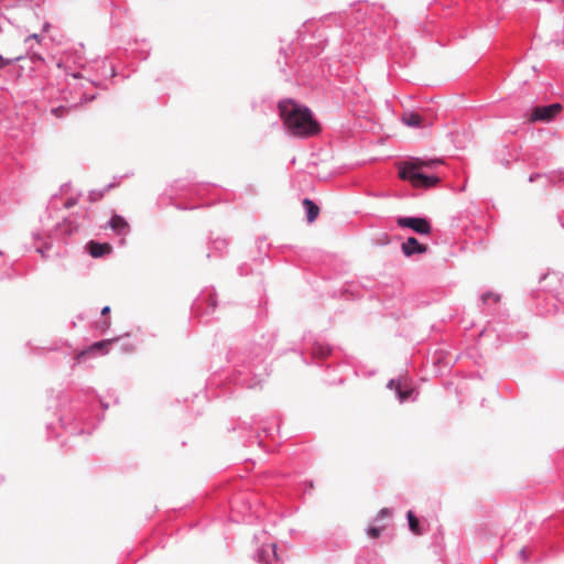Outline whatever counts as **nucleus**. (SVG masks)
Returning <instances> with one entry per match:
<instances>
[{
    "instance_id": "nucleus-1",
    "label": "nucleus",
    "mask_w": 564,
    "mask_h": 564,
    "mask_svg": "<svg viewBox=\"0 0 564 564\" xmlns=\"http://www.w3.org/2000/svg\"><path fill=\"white\" fill-rule=\"evenodd\" d=\"M279 110L285 127L292 134L307 138L321 131L319 123L313 118L307 107L286 99L279 102Z\"/></svg>"
},
{
    "instance_id": "nucleus-2",
    "label": "nucleus",
    "mask_w": 564,
    "mask_h": 564,
    "mask_svg": "<svg viewBox=\"0 0 564 564\" xmlns=\"http://www.w3.org/2000/svg\"><path fill=\"white\" fill-rule=\"evenodd\" d=\"M399 176L403 181H408L415 188H430L440 183V177L436 175H427L423 172H404L399 171Z\"/></svg>"
},
{
    "instance_id": "nucleus-3",
    "label": "nucleus",
    "mask_w": 564,
    "mask_h": 564,
    "mask_svg": "<svg viewBox=\"0 0 564 564\" xmlns=\"http://www.w3.org/2000/svg\"><path fill=\"white\" fill-rule=\"evenodd\" d=\"M563 110V106L561 104H552L547 106H536L532 109L530 117L528 118L529 122H550L556 116L561 113Z\"/></svg>"
},
{
    "instance_id": "nucleus-4",
    "label": "nucleus",
    "mask_w": 564,
    "mask_h": 564,
    "mask_svg": "<svg viewBox=\"0 0 564 564\" xmlns=\"http://www.w3.org/2000/svg\"><path fill=\"white\" fill-rule=\"evenodd\" d=\"M443 163L444 162L441 159L425 160L420 158H412L409 161L400 163L399 171L422 172L423 170H434Z\"/></svg>"
},
{
    "instance_id": "nucleus-5",
    "label": "nucleus",
    "mask_w": 564,
    "mask_h": 564,
    "mask_svg": "<svg viewBox=\"0 0 564 564\" xmlns=\"http://www.w3.org/2000/svg\"><path fill=\"white\" fill-rule=\"evenodd\" d=\"M397 224L400 227L411 228L417 234L429 235L431 232V225L425 218L420 217H399Z\"/></svg>"
},
{
    "instance_id": "nucleus-6",
    "label": "nucleus",
    "mask_w": 564,
    "mask_h": 564,
    "mask_svg": "<svg viewBox=\"0 0 564 564\" xmlns=\"http://www.w3.org/2000/svg\"><path fill=\"white\" fill-rule=\"evenodd\" d=\"M402 122L410 128H425L427 126L425 118L414 111L404 112Z\"/></svg>"
},
{
    "instance_id": "nucleus-7",
    "label": "nucleus",
    "mask_w": 564,
    "mask_h": 564,
    "mask_svg": "<svg viewBox=\"0 0 564 564\" xmlns=\"http://www.w3.org/2000/svg\"><path fill=\"white\" fill-rule=\"evenodd\" d=\"M426 250L427 247L420 243L414 237L408 238V240L402 243V251L406 257H410L414 253H424Z\"/></svg>"
},
{
    "instance_id": "nucleus-8",
    "label": "nucleus",
    "mask_w": 564,
    "mask_h": 564,
    "mask_svg": "<svg viewBox=\"0 0 564 564\" xmlns=\"http://www.w3.org/2000/svg\"><path fill=\"white\" fill-rule=\"evenodd\" d=\"M259 560L264 564H272L273 561H279V556L276 553V545L269 544L263 545L259 552Z\"/></svg>"
},
{
    "instance_id": "nucleus-9",
    "label": "nucleus",
    "mask_w": 564,
    "mask_h": 564,
    "mask_svg": "<svg viewBox=\"0 0 564 564\" xmlns=\"http://www.w3.org/2000/svg\"><path fill=\"white\" fill-rule=\"evenodd\" d=\"M87 249L93 258H100L105 254H109L112 250L109 243H99L96 241L88 242Z\"/></svg>"
},
{
    "instance_id": "nucleus-10",
    "label": "nucleus",
    "mask_w": 564,
    "mask_h": 564,
    "mask_svg": "<svg viewBox=\"0 0 564 564\" xmlns=\"http://www.w3.org/2000/svg\"><path fill=\"white\" fill-rule=\"evenodd\" d=\"M110 228L116 231L118 235H126L129 230V224L127 220L119 216L113 215L109 221Z\"/></svg>"
},
{
    "instance_id": "nucleus-11",
    "label": "nucleus",
    "mask_w": 564,
    "mask_h": 564,
    "mask_svg": "<svg viewBox=\"0 0 564 564\" xmlns=\"http://www.w3.org/2000/svg\"><path fill=\"white\" fill-rule=\"evenodd\" d=\"M25 50L22 48H15L8 53L7 56H0V66L9 65L13 63L14 61H21L25 57Z\"/></svg>"
},
{
    "instance_id": "nucleus-12",
    "label": "nucleus",
    "mask_w": 564,
    "mask_h": 564,
    "mask_svg": "<svg viewBox=\"0 0 564 564\" xmlns=\"http://www.w3.org/2000/svg\"><path fill=\"white\" fill-rule=\"evenodd\" d=\"M303 206L306 208L307 221L312 224L319 215V207L310 198L303 200Z\"/></svg>"
},
{
    "instance_id": "nucleus-13",
    "label": "nucleus",
    "mask_w": 564,
    "mask_h": 564,
    "mask_svg": "<svg viewBox=\"0 0 564 564\" xmlns=\"http://www.w3.org/2000/svg\"><path fill=\"white\" fill-rule=\"evenodd\" d=\"M112 341H113L112 339L97 341V343L93 344L87 350L78 354L77 359L82 358L87 352H93L95 350L104 349V348L108 347Z\"/></svg>"
},
{
    "instance_id": "nucleus-14",
    "label": "nucleus",
    "mask_w": 564,
    "mask_h": 564,
    "mask_svg": "<svg viewBox=\"0 0 564 564\" xmlns=\"http://www.w3.org/2000/svg\"><path fill=\"white\" fill-rule=\"evenodd\" d=\"M406 517H408V520H409V527H410V530H411L414 534H416V535L422 534V531H421V528H420L419 520H417V518L414 516V513H413L412 511H408Z\"/></svg>"
},
{
    "instance_id": "nucleus-15",
    "label": "nucleus",
    "mask_w": 564,
    "mask_h": 564,
    "mask_svg": "<svg viewBox=\"0 0 564 564\" xmlns=\"http://www.w3.org/2000/svg\"><path fill=\"white\" fill-rule=\"evenodd\" d=\"M70 107H66V106H58V107H55L51 110V113L61 119V118H64L65 116H67L69 112H70Z\"/></svg>"
},
{
    "instance_id": "nucleus-16",
    "label": "nucleus",
    "mask_w": 564,
    "mask_h": 564,
    "mask_svg": "<svg viewBox=\"0 0 564 564\" xmlns=\"http://www.w3.org/2000/svg\"><path fill=\"white\" fill-rule=\"evenodd\" d=\"M386 529V525H381V527H370L368 530H367V534L371 538V539H377L380 536L381 532Z\"/></svg>"
},
{
    "instance_id": "nucleus-17",
    "label": "nucleus",
    "mask_w": 564,
    "mask_h": 564,
    "mask_svg": "<svg viewBox=\"0 0 564 564\" xmlns=\"http://www.w3.org/2000/svg\"><path fill=\"white\" fill-rule=\"evenodd\" d=\"M104 196V192H97V191H93L89 195V200L91 203H95L97 202L98 199L102 198Z\"/></svg>"
},
{
    "instance_id": "nucleus-18",
    "label": "nucleus",
    "mask_w": 564,
    "mask_h": 564,
    "mask_svg": "<svg viewBox=\"0 0 564 564\" xmlns=\"http://www.w3.org/2000/svg\"><path fill=\"white\" fill-rule=\"evenodd\" d=\"M391 511L388 508H383L379 511L376 521L390 517Z\"/></svg>"
},
{
    "instance_id": "nucleus-19",
    "label": "nucleus",
    "mask_w": 564,
    "mask_h": 564,
    "mask_svg": "<svg viewBox=\"0 0 564 564\" xmlns=\"http://www.w3.org/2000/svg\"><path fill=\"white\" fill-rule=\"evenodd\" d=\"M397 390H398V393H399L400 401L406 400L410 397V394H411V391H409V390L408 391H402L399 387H397Z\"/></svg>"
},
{
    "instance_id": "nucleus-20",
    "label": "nucleus",
    "mask_w": 564,
    "mask_h": 564,
    "mask_svg": "<svg viewBox=\"0 0 564 564\" xmlns=\"http://www.w3.org/2000/svg\"><path fill=\"white\" fill-rule=\"evenodd\" d=\"M491 299H492L495 302H498L500 297H499V295H496V294H494V293H485V294L482 295V301H484V302H487L488 300H491Z\"/></svg>"
},
{
    "instance_id": "nucleus-21",
    "label": "nucleus",
    "mask_w": 564,
    "mask_h": 564,
    "mask_svg": "<svg viewBox=\"0 0 564 564\" xmlns=\"http://www.w3.org/2000/svg\"><path fill=\"white\" fill-rule=\"evenodd\" d=\"M97 327L101 330H107L110 327V321L106 319L97 324Z\"/></svg>"
},
{
    "instance_id": "nucleus-22",
    "label": "nucleus",
    "mask_w": 564,
    "mask_h": 564,
    "mask_svg": "<svg viewBox=\"0 0 564 564\" xmlns=\"http://www.w3.org/2000/svg\"><path fill=\"white\" fill-rule=\"evenodd\" d=\"M77 204V199L75 198H68L66 202H65V208H70L73 206H75Z\"/></svg>"
},
{
    "instance_id": "nucleus-23",
    "label": "nucleus",
    "mask_w": 564,
    "mask_h": 564,
    "mask_svg": "<svg viewBox=\"0 0 564 564\" xmlns=\"http://www.w3.org/2000/svg\"><path fill=\"white\" fill-rule=\"evenodd\" d=\"M31 40H36L39 42V35L37 34H33L29 37L25 39V43L30 42Z\"/></svg>"
},
{
    "instance_id": "nucleus-24",
    "label": "nucleus",
    "mask_w": 564,
    "mask_h": 564,
    "mask_svg": "<svg viewBox=\"0 0 564 564\" xmlns=\"http://www.w3.org/2000/svg\"><path fill=\"white\" fill-rule=\"evenodd\" d=\"M109 312H110V307H109V306H105V307L101 310V314H102V315H107V314H109Z\"/></svg>"
},
{
    "instance_id": "nucleus-25",
    "label": "nucleus",
    "mask_w": 564,
    "mask_h": 564,
    "mask_svg": "<svg viewBox=\"0 0 564 564\" xmlns=\"http://www.w3.org/2000/svg\"><path fill=\"white\" fill-rule=\"evenodd\" d=\"M70 76L74 78H82V75L79 73H72Z\"/></svg>"
}]
</instances>
